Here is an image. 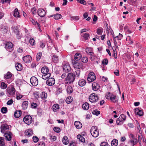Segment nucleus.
<instances>
[{
  "mask_svg": "<svg viewBox=\"0 0 146 146\" xmlns=\"http://www.w3.org/2000/svg\"><path fill=\"white\" fill-rule=\"evenodd\" d=\"M23 59L24 61L26 63H29L32 60V58L30 55H27L23 57Z\"/></svg>",
  "mask_w": 146,
  "mask_h": 146,
  "instance_id": "nucleus-15",
  "label": "nucleus"
},
{
  "mask_svg": "<svg viewBox=\"0 0 146 146\" xmlns=\"http://www.w3.org/2000/svg\"><path fill=\"white\" fill-rule=\"evenodd\" d=\"M110 99L112 102L117 103L118 102V98L117 96L113 95Z\"/></svg>",
  "mask_w": 146,
  "mask_h": 146,
  "instance_id": "nucleus-21",
  "label": "nucleus"
},
{
  "mask_svg": "<svg viewBox=\"0 0 146 146\" xmlns=\"http://www.w3.org/2000/svg\"><path fill=\"white\" fill-rule=\"evenodd\" d=\"M126 116L124 114L121 115L119 118L117 119L116 123L117 125H121L123 124L125 120Z\"/></svg>",
  "mask_w": 146,
  "mask_h": 146,
  "instance_id": "nucleus-4",
  "label": "nucleus"
},
{
  "mask_svg": "<svg viewBox=\"0 0 146 146\" xmlns=\"http://www.w3.org/2000/svg\"><path fill=\"white\" fill-rule=\"evenodd\" d=\"M92 89L94 91H96L99 89V85L96 82H93L92 84Z\"/></svg>",
  "mask_w": 146,
  "mask_h": 146,
  "instance_id": "nucleus-17",
  "label": "nucleus"
},
{
  "mask_svg": "<svg viewBox=\"0 0 146 146\" xmlns=\"http://www.w3.org/2000/svg\"><path fill=\"white\" fill-rule=\"evenodd\" d=\"M75 79V76L72 73H68L67 77L66 78V82L65 84H70L72 83L74 81Z\"/></svg>",
  "mask_w": 146,
  "mask_h": 146,
  "instance_id": "nucleus-1",
  "label": "nucleus"
},
{
  "mask_svg": "<svg viewBox=\"0 0 146 146\" xmlns=\"http://www.w3.org/2000/svg\"><path fill=\"white\" fill-rule=\"evenodd\" d=\"M1 111L3 113H5L7 112V108L6 107H3L1 109Z\"/></svg>",
  "mask_w": 146,
  "mask_h": 146,
  "instance_id": "nucleus-52",
  "label": "nucleus"
},
{
  "mask_svg": "<svg viewBox=\"0 0 146 146\" xmlns=\"http://www.w3.org/2000/svg\"><path fill=\"white\" fill-rule=\"evenodd\" d=\"M59 109V106L57 104H54L52 107V110L54 112L57 111Z\"/></svg>",
  "mask_w": 146,
  "mask_h": 146,
  "instance_id": "nucleus-27",
  "label": "nucleus"
},
{
  "mask_svg": "<svg viewBox=\"0 0 146 146\" xmlns=\"http://www.w3.org/2000/svg\"><path fill=\"white\" fill-rule=\"evenodd\" d=\"M5 48L7 50L10 52H11L13 50V44L11 42H7L5 44Z\"/></svg>",
  "mask_w": 146,
  "mask_h": 146,
  "instance_id": "nucleus-9",
  "label": "nucleus"
},
{
  "mask_svg": "<svg viewBox=\"0 0 146 146\" xmlns=\"http://www.w3.org/2000/svg\"><path fill=\"white\" fill-rule=\"evenodd\" d=\"M29 42L31 45H34L35 44V41L34 39L32 38H31L29 40Z\"/></svg>",
  "mask_w": 146,
  "mask_h": 146,
  "instance_id": "nucleus-50",
  "label": "nucleus"
},
{
  "mask_svg": "<svg viewBox=\"0 0 146 146\" xmlns=\"http://www.w3.org/2000/svg\"><path fill=\"white\" fill-rule=\"evenodd\" d=\"M1 28V31H3L4 33H7L8 29L7 26L2 25Z\"/></svg>",
  "mask_w": 146,
  "mask_h": 146,
  "instance_id": "nucleus-40",
  "label": "nucleus"
},
{
  "mask_svg": "<svg viewBox=\"0 0 146 146\" xmlns=\"http://www.w3.org/2000/svg\"><path fill=\"white\" fill-rule=\"evenodd\" d=\"M15 68L18 71H21L23 68L22 65L19 63L16 64Z\"/></svg>",
  "mask_w": 146,
  "mask_h": 146,
  "instance_id": "nucleus-28",
  "label": "nucleus"
},
{
  "mask_svg": "<svg viewBox=\"0 0 146 146\" xmlns=\"http://www.w3.org/2000/svg\"><path fill=\"white\" fill-rule=\"evenodd\" d=\"M89 107V105L88 104L87 102H85L84 104L82 106V108L83 109L85 110H88Z\"/></svg>",
  "mask_w": 146,
  "mask_h": 146,
  "instance_id": "nucleus-30",
  "label": "nucleus"
},
{
  "mask_svg": "<svg viewBox=\"0 0 146 146\" xmlns=\"http://www.w3.org/2000/svg\"><path fill=\"white\" fill-rule=\"evenodd\" d=\"M98 99V96L94 93L90 95L89 97V100L90 102L92 103L97 102Z\"/></svg>",
  "mask_w": 146,
  "mask_h": 146,
  "instance_id": "nucleus-5",
  "label": "nucleus"
},
{
  "mask_svg": "<svg viewBox=\"0 0 146 146\" xmlns=\"http://www.w3.org/2000/svg\"><path fill=\"white\" fill-rule=\"evenodd\" d=\"M49 70L48 68L46 66L43 67L41 70V72L44 74H46L49 73Z\"/></svg>",
  "mask_w": 146,
  "mask_h": 146,
  "instance_id": "nucleus-22",
  "label": "nucleus"
},
{
  "mask_svg": "<svg viewBox=\"0 0 146 146\" xmlns=\"http://www.w3.org/2000/svg\"><path fill=\"white\" fill-rule=\"evenodd\" d=\"M12 76V74L9 72H8L4 76V77L6 79H10Z\"/></svg>",
  "mask_w": 146,
  "mask_h": 146,
  "instance_id": "nucleus-32",
  "label": "nucleus"
},
{
  "mask_svg": "<svg viewBox=\"0 0 146 146\" xmlns=\"http://www.w3.org/2000/svg\"><path fill=\"white\" fill-rule=\"evenodd\" d=\"M137 139L136 138H134L132 140H131L129 142L131 143L132 144V145L133 146L137 143Z\"/></svg>",
  "mask_w": 146,
  "mask_h": 146,
  "instance_id": "nucleus-37",
  "label": "nucleus"
},
{
  "mask_svg": "<svg viewBox=\"0 0 146 146\" xmlns=\"http://www.w3.org/2000/svg\"><path fill=\"white\" fill-rule=\"evenodd\" d=\"M16 34V35L18 39H20L21 38V34L20 32L17 33Z\"/></svg>",
  "mask_w": 146,
  "mask_h": 146,
  "instance_id": "nucleus-58",
  "label": "nucleus"
},
{
  "mask_svg": "<svg viewBox=\"0 0 146 146\" xmlns=\"http://www.w3.org/2000/svg\"><path fill=\"white\" fill-rule=\"evenodd\" d=\"M53 130L54 131L56 132H59L60 131V128L59 127H55L53 129Z\"/></svg>",
  "mask_w": 146,
  "mask_h": 146,
  "instance_id": "nucleus-63",
  "label": "nucleus"
},
{
  "mask_svg": "<svg viewBox=\"0 0 146 146\" xmlns=\"http://www.w3.org/2000/svg\"><path fill=\"white\" fill-rule=\"evenodd\" d=\"M85 40H88L90 38V35L88 33H85L82 35Z\"/></svg>",
  "mask_w": 146,
  "mask_h": 146,
  "instance_id": "nucleus-31",
  "label": "nucleus"
},
{
  "mask_svg": "<svg viewBox=\"0 0 146 146\" xmlns=\"http://www.w3.org/2000/svg\"><path fill=\"white\" fill-rule=\"evenodd\" d=\"M66 91L68 94H71L73 92V89L72 87L70 86H68L66 89Z\"/></svg>",
  "mask_w": 146,
  "mask_h": 146,
  "instance_id": "nucleus-34",
  "label": "nucleus"
},
{
  "mask_svg": "<svg viewBox=\"0 0 146 146\" xmlns=\"http://www.w3.org/2000/svg\"><path fill=\"white\" fill-rule=\"evenodd\" d=\"M63 71L68 73L70 70L71 68L70 66L68 63H66L63 66Z\"/></svg>",
  "mask_w": 146,
  "mask_h": 146,
  "instance_id": "nucleus-13",
  "label": "nucleus"
},
{
  "mask_svg": "<svg viewBox=\"0 0 146 146\" xmlns=\"http://www.w3.org/2000/svg\"><path fill=\"white\" fill-rule=\"evenodd\" d=\"M37 12L38 15L42 17H44L45 15L46 14L44 10L41 8L39 9Z\"/></svg>",
  "mask_w": 146,
  "mask_h": 146,
  "instance_id": "nucleus-14",
  "label": "nucleus"
},
{
  "mask_svg": "<svg viewBox=\"0 0 146 146\" xmlns=\"http://www.w3.org/2000/svg\"><path fill=\"white\" fill-rule=\"evenodd\" d=\"M135 112L137 115H138L139 116H141L143 115V111L141 109V108L135 109Z\"/></svg>",
  "mask_w": 146,
  "mask_h": 146,
  "instance_id": "nucleus-18",
  "label": "nucleus"
},
{
  "mask_svg": "<svg viewBox=\"0 0 146 146\" xmlns=\"http://www.w3.org/2000/svg\"><path fill=\"white\" fill-rule=\"evenodd\" d=\"M33 139L34 142L36 143L38 141V138L36 136H34L33 138Z\"/></svg>",
  "mask_w": 146,
  "mask_h": 146,
  "instance_id": "nucleus-60",
  "label": "nucleus"
},
{
  "mask_svg": "<svg viewBox=\"0 0 146 146\" xmlns=\"http://www.w3.org/2000/svg\"><path fill=\"white\" fill-rule=\"evenodd\" d=\"M23 121L26 124H30L32 122V117L30 115H27L24 118Z\"/></svg>",
  "mask_w": 146,
  "mask_h": 146,
  "instance_id": "nucleus-8",
  "label": "nucleus"
},
{
  "mask_svg": "<svg viewBox=\"0 0 146 146\" xmlns=\"http://www.w3.org/2000/svg\"><path fill=\"white\" fill-rule=\"evenodd\" d=\"M72 101V98L70 96H69L66 99V101L67 104H70Z\"/></svg>",
  "mask_w": 146,
  "mask_h": 146,
  "instance_id": "nucleus-45",
  "label": "nucleus"
},
{
  "mask_svg": "<svg viewBox=\"0 0 146 146\" xmlns=\"http://www.w3.org/2000/svg\"><path fill=\"white\" fill-rule=\"evenodd\" d=\"M86 53L89 55L91 56H93L94 54L93 52V50L90 47H87L86 49Z\"/></svg>",
  "mask_w": 146,
  "mask_h": 146,
  "instance_id": "nucleus-19",
  "label": "nucleus"
},
{
  "mask_svg": "<svg viewBox=\"0 0 146 146\" xmlns=\"http://www.w3.org/2000/svg\"><path fill=\"white\" fill-rule=\"evenodd\" d=\"M46 83L48 86H51L53 85L55 83V80L53 78H49L46 81Z\"/></svg>",
  "mask_w": 146,
  "mask_h": 146,
  "instance_id": "nucleus-12",
  "label": "nucleus"
},
{
  "mask_svg": "<svg viewBox=\"0 0 146 146\" xmlns=\"http://www.w3.org/2000/svg\"><path fill=\"white\" fill-rule=\"evenodd\" d=\"M37 106V105L35 103H32L31 104V106L32 108H36Z\"/></svg>",
  "mask_w": 146,
  "mask_h": 146,
  "instance_id": "nucleus-64",
  "label": "nucleus"
},
{
  "mask_svg": "<svg viewBox=\"0 0 146 146\" xmlns=\"http://www.w3.org/2000/svg\"><path fill=\"white\" fill-rule=\"evenodd\" d=\"M19 13L18 11V10L17 8H16L14 11L13 15L16 17H19Z\"/></svg>",
  "mask_w": 146,
  "mask_h": 146,
  "instance_id": "nucleus-36",
  "label": "nucleus"
},
{
  "mask_svg": "<svg viewBox=\"0 0 146 146\" xmlns=\"http://www.w3.org/2000/svg\"><path fill=\"white\" fill-rule=\"evenodd\" d=\"M52 59L53 61L55 62H57L58 60V56L56 55H54L53 56Z\"/></svg>",
  "mask_w": 146,
  "mask_h": 146,
  "instance_id": "nucleus-53",
  "label": "nucleus"
},
{
  "mask_svg": "<svg viewBox=\"0 0 146 146\" xmlns=\"http://www.w3.org/2000/svg\"><path fill=\"white\" fill-rule=\"evenodd\" d=\"M7 94L8 95L11 97H13L15 95V90L13 87L11 88H8L6 90Z\"/></svg>",
  "mask_w": 146,
  "mask_h": 146,
  "instance_id": "nucleus-3",
  "label": "nucleus"
},
{
  "mask_svg": "<svg viewBox=\"0 0 146 146\" xmlns=\"http://www.w3.org/2000/svg\"><path fill=\"white\" fill-rule=\"evenodd\" d=\"M74 125L77 129L81 128L82 126V123L79 121H75L74 122Z\"/></svg>",
  "mask_w": 146,
  "mask_h": 146,
  "instance_id": "nucleus-24",
  "label": "nucleus"
},
{
  "mask_svg": "<svg viewBox=\"0 0 146 146\" xmlns=\"http://www.w3.org/2000/svg\"><path fill=\"white\" fill-rule=\"evenodd\" d=\"M82 56L81 54L79 52L76 53L74 55V60L77 61L80 60L82 58Z\"/></svg>",
  "mask_w": 146,
  "mask_h": 146,
  "instance_id": "nucleus-20",
  "label": "nucleus"
},
{
  "mask_svg": "<svg viewBox=\"0 0 146 146\" xmlns=\"http://www.w3.org/2000/svg\"><path fill=\"white\" fill-rule=\"evenodd\" d=\"M41 95V98L44 100L46 99L47 96V94L45 93L44 92H42Z\"/></svg>",
  "mask_w": 146,
  "mask_h": 146,
  "instance_id": "nucleus-49",
  "label": "nucleus"
},
{
  "mask_svg": "<svg viewBox=\"0 0 146 146\" xmlns=\"http://www.w3.org/2000/svg\"><path fill=\"white\" fill-rule=\"evenodd\" d=\"M79 19V16H74L71 17V19L72 20H78Z\"/></svg>",
  "mask_w": 146,
  "mask_h": 146,
  "instance_id": "nucleus-61",
  "label": "nucleus"
},
{
  "mask_svg": "<svg viewBox=\"0 0 146 146\" xmlns=\"http://www.w3.org/2000/svg\"><path fill=\"white\" fill-rule=\"evenodd\" d=\"M54 16V19L57 20L60 19L62 17V15L60 14H57L52 16Z\"/></svg>",
  "mask_w": 146,
  "mask_h": 146,
  "instance_id": "nucleus-43",
  "label": "nucleus"
},
{
  "mask_svg": "<svg viewBox=\"0 0 146 146\" xmlns=\"http://www.w3.org/2000/svg\"><path fill=\"white\" fill-rule=\"evenodd\" d=\"M118 141L116 139H114L111 142V145L112 146H116L118 144Z\"/></svg>",
  "mask_w": 146,
  "mask_h": 146,
  "instance_id": "nucleus-41",
  "label": "nucleus"
},
{
  "mask_svg": "<svg viewBox=\"0 0 146 146\" xmlns=\"http://www.w3.org/2000/svg\"><path fill=\"white\" fill-rule=\"evenodd\" d=\"M50 73L44 74L42 76V78L44 80L47 79L50 76Z\"/></svg>",
  "mask_w": 146,
  "mask_h": 146,
  "instance_id": "nucleus-38",
  "label": "nucleus"
},
{
  "mask_svg": "<svg viewBox=\"0 0 146 146\" xmlns=\"http://www.w3.org/2000/svg\"><path fill=\"white\" fill-rule=\"evenodd\" d=\"M123 37V35L119 33L118 35L117 36H116L115 37H114V38H116V39L118 40H120L121 38Z\"/></svg>",
  "mask_w": 146,
  "mask_h": 146,
  "instance_id": "nucleus-55",
  "label": "nucleus"
},
{
  "mask_svg": "<svg viewBox=\"0 0 146 146\" xmlns=\"http://www.w3.org/2000/svg\"><path fill=\"white\" fill-rule=\"evenodd\" d=\"M102 64L107 65L108 63V61L107 59H104L102 61Z\"/></svg>",
  "mask_w": 146,
  "mask_h": 146,
  "instance_id": "nucleus-62",
  "label": "nucleus"
},
{
  "mask_svg": "<svg viewBox=\"0 0 146 146\" xmlns=\"http://www.w3.org/2000/svg\"><path fill=\"white\" fill-rule=\"evenodd\" d=\"M42 55V53L40 52L37 53L36 56V59L37 61H39Z\"/></svg>",
  "mask_w": 146,
  "mask_h": 146,
  "instance_id": "nucleus-48",
  "label": "nucleus"
},
{
  "mask_svg": "<svg viewBox=\"0 0 146 146\" xmlns=\"http://www.w3.org/2000/svg\"><path fill=\"white\" fill-rule=\"evenodd\" d=\"M12 28L13 29V31L15 33L19 32L18 28L16 26L13 25L12 27Z\"/></svg>",
  "mask_w": 146,
  "mask_h": 146,
  "instance_id": "nucleus-39",
  "label": "nucleus"
},
{
  "mask_svg": "<svg viewBox=\"0 0 146 146\" xmlns=\"http://www.w3.org/2000/svg\"><path fill=\"white\" fill-rule=\"evenodd\" d=\"M77 137L79 140L82 142H84L85 141L84 138L80 135H78L77 136Z\"/></svg>",
  "mask_w": 146,
  "mask_h": 146,
  "instance_id": "nucleus-35",
  "label": "nucleus"
},
{
  "mask_svg": "<svg viewBox=\"0 0 146 146\" xmlns=\"http://www.w3.org/2000/svg\"><path fill=\"white\" fill-rule=\"evenodd\" d=\"M29 103L27 101H25L23 102L22 106V108L23 110L26 109L28 107Z\"/></svg>",
  "mask_w": 146,
  "mask_h": 146,
  "instance_id": "nucleus-25",
  "label": "nucleus"
},
{
  "mask_svg": "<svg viewBox=\"0 0 146 146\" xmlns=\"http://www.w3.org/2000/svg\"><path fill=\"white\" fill-rule=\"evenodd\" d=\"M25 133L28 137L31 136L33 134V130L31 129H29L25 131Z\"/></svg>",
  "mask_w": 146,
  "mask_h": 146,
  "instance_id": "nucleus-23",
  "label": "nucleus"
},
{
  "mask_svg": "<svg viewBox=\"0 0 146 146\" xmlns=\"http://www.w3.org/2000/svg\"><path fill=\"white\" fill-rule=\"evenodd\" d=\"M62 141L63 143L65 145H67L69 143L68 139L66 136L63 137Z\"/></svg>",
  "mask_w": 146,
  "mask_h": 146,
  "instance_id": "nucleus-33",
  "label": "nucleus"
},
{
  "mask_svg": "<svg viewBox=\"0 0 146 146\" xmlns=\"http://www.w3.org/2000/svg\"><path fill=\"white\" fill-rule=\"evenodd\" d=\"M92 113L96 115H98L100 114V111L97 110H94L92 111Z\"/></svg>",
  "mask_w": 146,
  "mask_h": 146,
  "instance_id": "nucleus-54",
  "label": "nucleus"
},
{
  "mask_svg": "<svg viewBox=\"0 0 146 146\" xmlns=\"http://www.w3.org/2000/svg\"><path fill=\"white\" fill-rule=\"evenodd\" d=\"M7 87V85L4 82H2L1 83L0 87L2 89H4Z\"/></svg>",
  "mask_w": 146,
  "mask_h": 146,
  "instance_id": "nucleus-47",
  "label": "nucleus"
},
{
  "mask_svg": "<svg viewBox=\"0 0 146 146\" xmlns=\"http://www.w3.org/2000/svg\"><path fill=\"white\" fill-rule=\"evenodd\" d=\"M72 64L75 68L79 70L82 68L83 67V65L82 63L79 62L78 61L75 60H72Z\"/></svg>",
  "mask_w": 146,
  "mask_h": 146,
  "instance_id": "nucleus-6",
  "label": "nucleus"
},
{
  "mask_svg": "<svg viewBox=\"0 0 146 146\" xmlns=\"http://www.w3.org/2000/svg\"><path fill=\"white\" fill-rule=\"evenodd\" d=\"M12 135V133L9 131L5 133L4 134V135L6 140L9 141H10L11 140Z\"/></svg>",
  "mask_w": 146,
  "mask_h": 146,
  "instance_id": "nucleus-11",
  "label": "nucleus"
},
{
  "mask_svg": "<svg viewBox=\"0 0 146 146\" xmlns=\"http://www.w3.org/2000/svg\"><path fill=\"white\" fill-rule=\"evenodd\" d=\"M36 8L35 7H33L31 9V11L33 14H35L36 13Z\"/></svg>",
  "mask_w": 146,
  "mask_h": 146,
  "instance_id": "nucleus-59",
  "label": "nucleus"
},
{
  "mask_svg": "<svg viewBox=\"0 0 146 146\" xmlns=\"http://www.w3.org/2000/svg\"><path fill=\"white\" fill-rule=\"evenodd\" d=\"M86 81L85 80L82 79L79 80L78 84L80 86H83L86 84Z\"/></svg>",
  "mask_w": 146,
  "mask_h": 146,
  "instance_id": "nucleus-26",
  "label": "nucleus"
},
{
  "mask_svg": "<svg viewBox=\"0 0 146 146\" xmlns=\"http://www.w3.org/2000/svg\"><path fill=\"white\" fill-rule=\"evenodd\" d=\"M21 113L20 111H16L14 113V116L16 118H18L21 116Z\"/></svg>",
  "mask_w": 146,
  "mask_h": 146,
  "instance_id": "nucleus-29",
  "label": "nucleus"
},
{
  "mask_svg": "<svg viewBox=\"0 0 146 146\" xmlns=\"http://www.w3.org/2000/svg\"><path fill=\"white\" fill-rule=\"evenodd\" d=\"M96 78L95 74L92 72H90L88 74L87 78L88 81L90 82L93 81Z\"/></svg>",
  "mask_w": 146,
  "mask_h": 146,
  "instance_id": "nucleus-7",
  "label": "nucleus"
},
{
  "mask_svg": "<svg viewBox=\"0 0 146 146\" xmlns=\"http://www.w3.org/2000/svg\"><path fill=\"white\" fill-rule=\"evenodd\" d=\"M90 132L92 136L94 137H97L99 135L98 130L96 126H93L91 127Z\"/></svg>",
  "mask_w": 146,
  "mask_h": 146,
  "instance_id": "nucleus-2",
  "label": "nucleus"
},
{
  "mask_svg": "<svg viewBox=\"0 0 146 146\" xmlns=\"http://www.w3.org/2000/svg\"><path fill=\"white\" fill-rule=\"evenodd\" d=\"M80 74V70L77 69L76 70L75 72L74 73V76L76 77H79Z\"/></svg>",
  "mask_w": 146,
  "mask_h": 146,
  "instance_id": "nucleus-42",
  "label": "nucleus"
},
{
  "mask_svg": "<svg viewBox=\"0 0 146 146\" xmlns=\"http://www.w3.org/2000/svg\"><path fill=\"white\" fill-rule=\"evenodd\" d=\"M88 58L87 57L84 56L82 59V61L84 63H86L88 61Z\"/></svg>",
  "mask_w": 146,
  "mask_h": 146,
  "instance_id": "nucleus-51",
  "label": "nucleus"
},
{
  "mask_svg": "<svg viewBox=\"0 0 146 146\" xmlns=\"http://www.w3.org/2000/svg\"><path fill=\"white\" fill-rule=\"evenodd\" d=\"M9 125H2L1 127V132L4 133L6 130H8L9 129Z\"/></svg>",
  "mask_w": 146,
  "mask_h": 146,
  "instance_id": "nucleus-16",
  "label": "nucleus"
},
{
  "mask_svg": "<svg viewBox=\"0 0 146 146\" xmlns=\"http://www.w3.org/2000/svg\"><path fill=\"white\" fill-rule=\"evenodd\" d=\"M76 1L83 5H86V1L84 0H76Z\"/></svg>",
  "mask_w": 146,
  "mask_h": 146,
  "instance_id": "nucleus-56",
  "label": "nucleus"
},
{
  "mask_svg": "<svg viewBox=\"0 0 146 146\" xmlns=\"http://www.w3.org/2000/svg\"><path fill=\"white\" fill-rule=\"evenodd\" d=\"M5 145L4 138L0 137V146H4Z\"/></svg>",
  "mask_w": 146,
  "mask_h": 146,
  "instance_id": "nucleus-46",
  "label": "nucleus"
},
{
  "mask_svg": "<svg viewBox=\"0 0 146 146\" xmlns=\"http://www.w3.org/2000/svg\"><path fill=\"white\" fill-rule=\"evenodd\" d=\"M30 82L31 84L33 86H36L38 84V79L35 76L32 77L31 78Z\"/></svg>",
  "mask_w": 146,
  "mask_h": 146,
  "instance_id": "nucleus-10",
  "label": "nucleus"
},
{
  "mask_svg": "<svg viewBox=\"0 0 146 146\" xmlns=\"http://www.w3.org/2000/svg\"><path fill=\"white\" fill-rule=\"evenodd\" d=\"M113 95L110 92H108L106 94L105 97L107 99H110Z\"/></svg>",
  "mask_w": 146,
  "mask_h": 146,
  "instance_id": "nucleus-44",
  "label": "nucleus"
},
{
  "mask_svg": "<svg viewBox=\"0 0 146 146\" xmlns=\"http://www.w3.org/2000/svg\"><path fill=\"white\" fill-rule=\"evenodd\" d=\"M113 56L115 58H116L117 57V56L115 48V47L114 49L113 48Z\"/></svg>",
  "mask_w": 146,
  "mask_h": 146,
  "instance_id": "nucleus-57",
  "label": "nucleus"
}]
</instances>
